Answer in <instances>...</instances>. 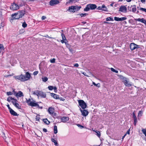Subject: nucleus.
Instances as JSON below:
<instances>
[{
	"label": "nucleus",
	"mask_w": 146,
	"mask_h": 146,
	"mask_svg": "<svg viewBox=\"0 0 146 146\" xmlns=\"http://www.w3.org/2000/svg\"><path fill=\"white\" fill-rule=\"evenodd\" d=\"M31 77L30 74L29 72H27L26 75L24 76L22 74L15 76V78L16 79L20 80L21 81L24 82L29 80Z\"/></svg>",
	"instance_id": "nucleus-1"
},
{
	"label": "nucleus",
	"mask_w": 146,
	"mask_h": 146,
	"mask_svg": "<svg viewBox=\"0 0 146 146\" xmlns=\"http://www.w3.org/2000/svg\"><path fill=\"white\" fill-rule=\"evenodd\" d=\"M25 14V12L24 11L22 10L19 11L17 13L12 15V18L11 19L13 20L15 19H19L20 18H21Z\"/></svg>",
	"instance_id": "nucleus-2"
},
{
	"label": "nucleus",
	"mask_w": 146,
	"mask_h": 146,
	"mask_svg": "<svg viewBox=\"0 0 146 146\" xmlns=\"http://www.w3.org/2000/svg\"><path fill=\"white\" fill-rule=\"evenodd\" d=\"M96 7L97 6L95 4H89L86 5L84 10V11H88L90 9L93 10L96 9Z\"/></svg>",
	"instance_id": "nucleus-3"
},
{
	"label": "nucleus",
	"mask_w": 146,
	"mask_h": 146,
	"mask_svg": "<svg viewBox=\"0 0 146 146\" xmlns=\"http://www.w3.org/2000/svg\"><path fill=\"white\" fill-rule=\"evenodd\" d=\"M81 6H71L69 7L68 10L70 12H74L76 11H78L81 8Z\"/></svg>",
	"instance_id": "nucleus-4"
},
{
	"label": "nucleus",
	"mask_w": 146,
	"mask_h": 146,
	"mask_svg": "<svg viewBox=\"0 0 146 146\" xmlns=\"http://www.w3.org/2000/svg\"><path fill=\"white\" fill-rule=\"evenodd\" d=\"M79 105L83 109L86 108L87 105L84 101L82 100H78Z\"/></svg>",
	"instance_id": "nucleus-5"
},
{
	"label": "nucleus",
	"mask_w": 146,
	"mask_h": 146,
	"mask_svg": "<svg viewBox=\"0 0 146 146\" xmlns=\"http://www.w3.org/2000/svg\"><path fill=\"white\" fill-rule=\"evenodd\" d=\"M19 8V6L14 2L11 3V5L10 7V9L12 11L18 10Z\"/></svg>",
	"instance_id": "nucleus-6"
},
{
	"label": "nucleus",
	"mask_w": 146,
	"mask_h": 146,
	"mask_svg": "<svg viewBox=\"0 0 146 146\" xmlns=\"http://www.w3.org/2000/svg\"><path fill=\"white\" fill-rule=\"evenodd\" d=\"M130 48L131 50L137 49L140 48L139 46L137 45L134 43H131L130 45Z\"/></svg>",
	"instance_id": "nucleus-7"
},
{
	"label": "nucleus",
	"mask_w": 146,
	"mask_h": 146,
	"mask_svg": "<svg viewBox=\"0 0 146 146\" xmlns=\"http://www.w3.org/2000/svg\"><path fill=\"white\" fill-rule=\"evenodd\" d=\"M59 3L58 0H51L49 2V4L51 6L55 5Z\"/></svg>",
	"instance_id": "nucleus-8"
},
{
	"label": "nucleus",
	"mask_w": 146,
	"mask_h": 146,
	"mask_svg": "<svg viewBox=\"0 0 146 146\" xmlns=\"http://www.w3.org/2000/svg\"><path fill=\"white\" fill-rule=\"evenodd\" d=\"M119 11L122 12L126 13L127 12L126 7L124 5H121L119 8Z\"/></svg>",
	"instance_id": "nucleus-9"
},
{
	"label": "nucleus",
	"mask_w": 146,
	"mask_h": 146,
	"mask_svg": "<svg viewBox=\"0 0 146 146\" xmlns=\"http://www.w3.org/2000/svg\"><path fill=\"white\" fill-rule=\"evenodd\" d=\"M80 110L82 114V115L84 116H86L88 115L89 113L88 111L87 110L84 109L82 110L80 108Z\"/></svg>",
	"instance_id": "nucleus-10"
},
{
	"label": "nucleus",
	"mask_w": 146,
	"mask_h": 146,
	"mask_svg": "<svg viewBox=\"0 0 146 146\" xmlns=\"http://www.w3.org/2000/svg\"><path fill=\"white\" fill-rule=\"evenodd\" d=\"M127 19V18L125 17L119 18L115 17H114V20L116 21H122L126 20Z\"/></svg>",
	"instance_id": "nucleus-11"
},
{
	"label": "nucleus",
	"mask_w": 146,
	"mask_h": 146,
	"mask_svg": "<svg viewBox=\"0 0 146 146\" xmlns=\"http://www.w3.org/2000/svg\"><path fill=\"white\" fill-rule=\"evenodd\" d=\"M15 96L17 98L21 97L24 96L23 93L20 91H19L17 93L15 92Z\"/></svg>",
	"instance_id": "nucleus-12"
},
{
	"label": "nucleus",
	"mask_w": 146,
	"mask_h": 146,
	"mask_svg": "<svg viewBox=\"0 0 146 146\" xmlns=\"http://www.w3.org/2000/svg\"><path fill=\"white\" fill-rule=\"evenodd\" d=\"M62 122H66L69 120V118L68 117H62L60 118Z\"/></svg>",
	"instance_id": "nucleus-13"
},
{
	"label": "nucleus",
	"mask_w": 146,
	"mask_h": 146,
	"mask_svg": "<svg viewBox=\"0 0 146 146\" xmlns=\"http://www.w3.org/2000/svg\"><path fill=\"white\" fill-rule=\"evenodd\" d=\"M9 112L11 114L14 116H18L19 115L12 109L9 111Z\"/></svg>",
	"instance_id": "nucleus-14"
},
{
	"label": "nucleus",
	"mask_w": 146,
	"mask_h": 146,
	"mask_svg": "<svg viewBox=\"0 0 146 146\" xmlns=\"http://www.w3.org/2000/svg\"><path fill=\"white\" fill-rule=\"evenodd\" d=\"M29 105L32 107H34L38 106V104L36 102H31L29 104Z\"/></svg>",
	"instance_id": "nucleus-15"
},
{
	"label": "nucleus",
	"mask_w": 146,
	"mask_h": 146,
	"mask_svg": "<svg viewBox=\"0 0 146 146\" xmlns=\"http://www.w3.org/2000/svg\"><path fill=\"white\" fill-rule=\"evenodd\" d=\"M48 112L49 113L52 114L53 115L54 112V109L51 107H49L48 109Z\"/></svg>",
	"instance_id": "nucleus-16"
},
{
	"label": "nucleus",
	"mask_w": 146,
	"mask_h": 146,
	"mask_svg": "<svg viewBox=\"0 0 146 146\" xmlns=\"http://www.w3.org/2000/svg\"><path fill=\"white\" fill-rule=\"evenodd\" d=\"M40 94H39L38 96H41L42 98H45L46 96V94L45 93L43 92L42 91H41V93H40Z\"/></svg>",
	"instance_id": "nucleus-17"
},
{
	"label": "nucleus",
	"mask_w": 146,
	"mask_h": 146,
	"mask_svg": "<svg viewBox=\"0 0 146 146\" xmlns=\"http://www.w3.org/2000/svg\"><path fill=\"white\" fill-rule=\"evenodd\" d=\"M51 96L52 97L56 99H58L59 98L58 96L54 93H51Z\"/></svg>",
	"instance_id": "nucleus-18"
},
{
	"label": "nucleus",
	"mask_w": 146,
	"mask_h": 146,
	"mask_svg": "<svg viewBox=\"0 0 146 146\" xmlns=\"http://www.w3.org/2000/svg\"><path fill=\"white\" fill-rule=\"evenodd\" d=\"M40 93H41L40 91L36 90L33 92V94L34 95H37L38 96L39 94H40Z\"/></svg>",
	"instance_id": "nucleus-19"
},
{
	"label": "nucleus",
	"mask_w": 146,
	"mask_h": 146,
	"mask_svg": "<svg viewBox=\"0 0 146 146\" xmlns=\"http://www.w3.org/2000/svg\"><path fill=\"white\" fill-rule=\"evenodd\" d=\"M3 138L5 140V142H7V143H8V139H10V138L9 137H8V138H7V137H6V136L5 135V134L4 133H3Z\"/></svg>",
	"instance_id": "nucleus-20"
},
{
	"label": "nucleus",
	"mask_w": 146,
	"mask_h": 146,
	"mask_svg": "<svg viewBox=\"0 0 146 146\" xmlns=\"http://www.w3.org/2000/svg\"><path fill=\"white\" fill-rule=\"evenodd\" d=\"M3 138L5 140V142H7V143H8V139H10V138L9 137H8V138H7V137H6V136L5 135V134L4 133H3Z\"/></svg>",
	"instance_id": "nucleus-21"
},
{
	"label": "nucleus",
	"mask_w": 146,
	"mask_h": 146,
	"mask_svg": "<svg viewBox=\"0 0 146 146\" xmlns=\"http://www.w3.org/2000/svg\"><path fill=\"white\" fill-rule=\"evenodd\" d=\"M123 83L126 86L130 87L131 86V85L128 83V79L126 80V81H125Z\"/></svg>",
	"instance_id": "nucleus-22"
},
{
	"label": "nucleus",
	"mask_w": 146,
	"mask_h": 146,
	"mask_svg": "<svg viewBox=\"0 0 146 146\" xmlns=\"http://www.w3.org/2000/svg\"><path fill=\"white\" fill-rule=\"evenodd\" d=\"M102 10L106 11H108V9L105 6V5L103 4L102 5Z\"/></svg>",
	"instance_id": "nucleus-23"
},
{
	"label": "nucleus",
	"mask_w": 146,
	"mask_h": 146,
	"mask_svg": "<svg viewBox=\"0 0 146 146\" xmlns=\"http://www.w3.org/2000/svg\"><path fill=\"white\" fill-rule=\"evenodd\" d=\"M132 8V11L133 12H135L136 11V6L133 5V6H131Z\"/></svg>",
	"instance_id": "nucleus-24"
},
{
	"label": "nucleus",
	"mask_w": 146,
	"mask_h": 146,
	"mask_svg": "<svg viewBox=\"0 0 146 146\" xmlns=\"http://www.w3.org/2000/svg\"><path fill=\"white\" fill-rule=\"evenodd\" d=\"M93 131L96 133V135L98 137H100L101 136L100 133L99 131L94 130Z\"/></svg>",
	"instance_id": "nucleus-25"
},
{
	"label": "nucleus",
	"mask_w": 146,
	"mask_h": 146,
	"mask_svg": "<svg viewBox=\"0 0 146 146\" xmlns=\"http://www.w3.org/2000/svg\"><path fill=\"white\" fill-rule=\"evenodd\" d=\"M43 121L47 125L49 124L50 123V122L47 119H43Z\"/></svg>",
	"instance_id": "nucleus-26"
},
{
	"label": "nucleus",
	"mask_w": 146,
	"mask_h": 146,
	"mask_svg": "<svg viewBox=\"0 0 146 146\" xmlns=\"http://www.w3.org/2000/svg\"><path fill=\"white\" fill-rule=\"evenodd\" d=\"M11 102L14 105L16 103H17L18 101L16 99H15L14 98H13V100Z\"/></svg>",
	"instance_id": "nucleus-27"
},
{
	"label": "nucleus",
	"mask_w": 146,
	"mask_h": 146,
	"mask_svg": "<svg viewBox=\"0 0 146 146\" xmlns=\"http://www.w3.org/2000/svg\"><path fill=\"white\" fill-rule=\"evenodd\" d=\"M14 106L18 109H21V106H19V104L18 103H16Z\"/></svg>",
	"instance_id": "nucleus-28"
},
{
	"label": "nucleus",
	"mask_w": 146,
	"mask_h": 146,
	"mask_svg": "<svg viewBox=\"0 0 146 146\" xmlns=\"http://www.w3.org/2000/svg\"><path fill=\"white\" fill-rule=\"evenodd\" d=\"M54 132L55 134L57 133L58 132L57 126L56 125H54Z\"/></svg>",
	"instance_id": "nucleus-29"
},
{
	"label": "nucleus",
	"mask_w": 146,
	"mask_h": 146,
	"mask_svg": "<svg viewBox=\"0 0 146 146\" xmlns=\"http://www.w3.org/2000/svg\"><path fill=\"white\" fill-rule=\"evenodd\" d=\"M42 80L43 82H46L48 80V78L46 77H44L42 78Z\"/></svg>",
	"instance_id": "nucleus-30"
},
{
	"label": "nucleus",
	"mask_w": 146,
	"mask_h": 146,
	"mask_svg": "<svg viewBox=\"0 0 146 146\" xmlns=\"http://www.w3.org/2000/svg\"><path fill=\"white\" fill-rule=\"evenodd\" d=\"M51 141L52 142L54 143V145H58V143L56 140L53 138L51 139Z\"/></svg>",
	"instance_id": "nucleus-31"
},
{
	"label": "nucleus",
	"mask_w": 146,
	"mask_h": 146,
	"mask_svg": "<svg viewBox=\"0 0 146 146\" xmlns=\"http://www.w3.org/2000/svg\"><path fill=\"white\" fill-rule=\"evenodd\" d=\"M61 35L62 37V40H64L65 41H66L67 40H66V38L65 36L63 34V33H62L61 34Z\"/></svg>",
	"instance_id": "nucleus-32"
},
{
	"label": "nucleus",
	"mask_w": 146,
	"mask_h": 146,
	"mask_svg": "<svg viewBox=\"0 0 146 146\" xmlns=\"http://www.w3.org/2000/svg\"><path fill=\"white\" fill-rule=\"evenodd\" d=\"M78 15H80L81 17H85L87 15H88V14L86 13H85L79 14Z\"/></svg>",
	"instance_id": "nucleus-33"
},
{
	"label": "nucleus",
	"mask_w": 146,
	"mask_h": 146,
	"mask_svg": "<svg viewBox=\"0 0 146 146\" xmlns=\"http://www.w3.org/2000/svg\"><path fill=\"white\" fill-rule=\"evenodd\" d=\"M13 99V98H12L10 96L7 98V101L8 102H11V101H12Z\"/></svg>",
	"instance_id": "nucleus-34"
},
{
	"label": "nucleus",
	"mask_w": 146,
	"mask_h": 146,
	"mask_svg": "<svg viewBox=\"0 0 146 146\" xmlns=\"http://www.w3.org/2000/svg\"><path fill=\"white\" fill-rule=\"evenodd\" d=\"M106 20L107 21H113V20L112 18L111 17H108L106 18Z\"/></svg>",
	"instance_id": "nucleus-35"
},
{
	"label": "nucleus",
	"mask_w": 146,
	"mask_h": 146,
	"mask_svg": "<svg viewBox=\"0 0 146 146\" xmlns=\"http://www.w3.org/2000/svg\"><path fill=\"white\" fill-rule=\"evenodd\" d=\"M141 22L143 23L146 25V20H145L144 18H143L141 19Z\"/></svg>",
	"instance_id": "nucleus-36"
},
{
	"label": "nucleus",
	"mask_w": 146,
	"mask_h": 146,
	"mask_svg": "<svg viewBox=\"0 0 146 146\" xmlns=\"http://www.w3.org/2000/svg\"><path fill=\"white\" fill-rule=\"evenodd\" d=\"M0 49H1V50H4L5 49L4 47L2 44H0Z\"/></svg>",
	"instance_id": "nucleus-37"
},
{
	"label": "nucleus",
	"mask_w": 146,
	"mask_h": 146,
	"mask_svg": "<svg viewBox=\"0 0 146 146\" xmlns=\"http://www.w3.org/2000/svg\"><path fill=\"white\" fill-rule=\"evenodd\" d=\"M142 131L146 137V129H143L142 130Z\"/></svg>",
	"instance_id": "nucleus-38"
},
{
	"label": "nucleus",
	"mask_w": 146,
	"mask_h": 146,
	"mask_svg": "<svg viewBox=\"0 0 146 146\" xmlns=\"http://www.w3.org/2000/svg\"><path fill=\"white\" fill-rule=\"evenodd\" d=\"M27 25L25 22H24L23 23L22 26L24 28H25L27 27Z\"/></svg>",
	"instance_id": "nucleus-39"
},
{
	"label": "nucleus",
	"mask_w": 146,
	"mask_h": 146,
	"mask_svg": "<svg viewBox=\"0 0 146 146\" xmlns=\"http://www.w3.org/2000/svg\"><path fill=\"white\" fill-rule=\"evenodd\" d=\"M93 85H94V86H98V87H100V83H98L97 84H96L94 82H93Z\"/></svg>",
	"instance_id": "nucleus-40"
},
{
	"label": "nucleus",
	"mask_w": 146,
	"mask_h": 146,
	"mask_svg": "<svg viewBox=\"0 0 146 146\" xmlns=\"http://www.w3.org/2000/svg\"><path fill=\"white\" fill-rule=\"evenodd\" d=\"M4 26V23L3 22H1L0 25V29L3 28Z\"/></svg>",
	"instance_id": "nucleus-41"
},
{
	"label": "nucleus",
	"mask_w": 146,
	"mask_h": 146,
	"mask_svg": "<svg viewBox=\"0 0 146 146\" xmlns=\"http://www.w3.org/2000/svg\"><path fill=\"white\" fill-rule=\"evenodd\" d=\"M142 111H139L138 113V117L139 116H141L142 115Z\"/></svg>",
	"instance_id": "nucleus-42"
},
{
	"label": "nucleus",
	"mask_w": 146,
	"mask_h": 146,
	"mask_svg": "<svg viewBox=\"0 0 146 146\" xmlns=\"http://www.w3.org/2000/svg\"><path fill=\"white\" fill-rule=\"evenodd\" d=\"M76 125L79 127H80L81 129H82L84 128V126H83L79 124H77Z\"/></svg>",
	"instance_id": "nucleus-43"
},
{
	"label": "nucleus",
	"mask_w": 146,
	"mask_h": 146,
	"mask_svg": "<svg viewBox=\"0 0 146 146\" xmlns=\"http://www.w3.org/2000/svg\"><path fill=\"white\" fill-rule=\"evenodd\" d=\"M50 62L52 63H54L55 62V59L54 58H53L52 59L50 60Z\"/></svg>",
	"instance_id": "nucleus-44"
},
{
	"label": "nucleus",
	"mask_w": 146,
	"mask_h": 146,
	"mask_svg": "<svg viewBox=\"0 0 146 146\" xmlns=\"http://www.w3.org/2000/svg\"><path fill=\"white\" fill-rule=\"evenodd\" d=\"M134 125L135 126L136 125V124L137 123V118H135L134 119Z\"/></svg>",
	"instance_id": "nucleus-45"
},
{
	"label": "nucleus",
	"mask_w": 146,
	"mask_h": 146,
	"mask_svg": "<svg viewBox=\"0 0 146 146\" xmlns=\"http://www.w3.org/2000/svg\"><path fill=\"white\" fill-rule=\"evenodd\" d=\"M48 88L50 90H52L53 89V86H48Z\"/></svg>",
	"instance_id": "nucleus-46"
},
{
	"label": "nucleus",
	"mask_w": 146,
	"mask_h": 146,
	"mask_svg": "<svg viewBox=\"0 0 146 146\" xmlns=\"http://www.w3.org/2000/svg\"><path fill=\"white\" fill-rule=\"evenodd\" d=\"M139 10L145 11L146 12V9H145L143 8H141L139 9Z\"/></svg>",
	"instance_id": "nucleus-47"
},
{
	"label": "nucleus",
	"mask_w": 146,
	"mask_h": 146,
	"mask_svg": "<svg viewBox=\"0 0 146 146\" xmlns=\"http://www.w3.org/2000/svg\"><path fill=\"white\" fill-rule=\"evenodd\" d=\"M7 94L8 95H11L12 94V93L11 92H7Z\"/></svg>",
	"instance_id": "nucleus-48"
},
{
	"label": "nucleus",
	"mask_w": 146,
	"mask_h": 146,
	"mask_svg": "<svg viewBox=\"0 0 146 146\" xmlns=\"http://www.w3.org/2000/svg\"><path fill=\"white\" fill-rule=\"evenodd\" d=\"M132 114H133V117L134 118V119L137 118V117H136V116L135 115V113L134 112H133V113Z\"/></svg>",
	"instance_id": "nucleus-49"
},
{
	"label": "nucleus",
	"mask_w": 146,
	"mask_h": 146,
	"mask_svg": "<svg viewBox=\"0 0 146 146\" xmlns=\"http://www.w3.org/2000/svg\"><path fill=\"white\" fill-rule=\"evenodd\" d=\"M61 42L62 43H64L66 44V41H65L64 40H61Z\"/></svg>",
	"instance_id": "nucleus-50"
},
{
	"label": "nucleus",
	"mask_w": 146,
	"mask_h": 146,
	"mask_svg": "<svg viewBox=\"0 0 146 146\" xmlns=\"http://www.w3.org/2000/svg\"><path fill=\"white\" fill-rule=\"evenodd\" d=\"M132 7H131V6L130 7H129V6H128V10H129V11H132Z\"/></svg>",
	"instance_id": "nucleus-51"
},
{
	"label": "nucleus",
	"mask_w": 146,
	"mask_h": 146,
	"mask_svg": "<svg viewBox=\"0 0 146 146\" xmlns=\"http://www.w3.org/2000/svg\"><path fill=\"white\" fill-rule=\"evenodd\" d=\"M38 71H36L34 72H33V74L34 75H36L38 74Z\"/></svg>",
	"instance_id": "nucleus-52"
},
{
	"label": "nucleus",
	"mask_w": 146,
	"mask_h": 146,
	"mask_svg": "<svg viewBox=\"0 0 146 146\" xmlns=\"http://www.w3.org/2000/svg\"><path fill=\"white\" fill-rule=\"evenodd\" d=\"M102 7L101 6H99L98 7V8H97V9L98 10H102Z\"/></svg>",
	"instance_id": "nucleus-53"
},
{
	"label": "nucleus",
	"mask_w": 146,
	"mask_h": 146,
	"mask_svg": "<svg viewBox=\"0 0 146 146\" xmlns=\"http://www.w3.org/2000/svg\"><path fill=\"white\" fill-rule=\"evenodd\" d=\"M127 78H126L125 77L122 80L123 82L125 81H126V80H127Z\"/></svg>",
	"instance_id": "nucleus-54"
},
{
	"label": "nucleus",
	"mask_w": 146,
	"mask_h": 146,
	"mask_svg": "<svg viewBox=\"0 0 146 146\" xmlns=\"http://www.w3.org/2000/svg\"><path fill=\"white\" fill-rule=\"evenodd\" d=\"M7 106L9 110V111H10V110L12 109L10 107L9 105V104H8L7 105Z\"/></svg>",
	"instance_id": "nucleus-55"
},
{
	"label": "nucleus",
	"mask_w": 146,
	"mask_h": 146,
	"mask_svg": "<svg viewBox=\"0 0 146 146\" xmlns=\"http://www.w3.org/2000/svg\"><path fill=\"white\" fill-rule=\"evenodd\" d=\"M46 18V17L45 16H42V17L41 19L42 20H44Z\"/></svg>",
	"instance_id": "nucleus-56"
},
{
	"label": "nucleus",
	"mask_w": 146,
	"mask_h": 146,
	"mask_svg": "<svg viewBox=\"0 0 146 146\" xmlns=\"http://www.w3.org/2000/svg\"><path fill=\"white\" fill-rule=\"evenodd\" d=\"M119 77L121 79L123 80V79L125 77L122 75H120Z\"/></svg>",
	"instance_id": "nucleus-57"
},
{
	"label": "nucleus",
	"mask_w": 146,
	"mask_h": 146,
	"mask_svg": "<svg viewBox=\"0 0 146 146\" xmlns=\"http://www.w3.org/2000/svg\"><path fill=\"white\" fill-rule=\"evenodd\" d=\"M111 70L113 72H114L115 71V70L114 69L112 68H111Z\"/></svg>",
	"instance_id": "nucleus-58"
},
{
	"label": "nucleus",
	"mask_w": 146,
	"mask_h": 146,
	"mask_svg": "<svg viewBox=\"0 0 146 146\" xmlns=\"http://www.w3.org/2000/svg\"><path fill=\"white\" fill-rule=\"evenodd\" d=\"M30 99H29L28 100H27V102L28 104L29 105V104L30 102Z\"/></svg>",
	"instance_id": "nucleus-59"
},
{
	"label": "nucleus",
	"mask_w": 146,
	"mask_h": 146,
	"mask_svg": "<svg viewBox=\"0 0 146 146\" xmlns=\"http://www.w3.org/2000/svg\"><path fill=\"white\" fill-rule=\"evenodd\" d=\"M135 20L137 21L141 22V19L138 18V19H135Z\"/></svg>",
	"instance_id": "nucleus-60"
},
{
	"label": "nucleus",
	"mask_w": 146,
	"mask_h": 146,
	"mask_svg": "<svg viewBox=\"0 0 146 146\" xmlns=\"http://www.w3.org/2000/svg\"><path fill=\"white\" fill-rule=\"evenodd\" d=\"M74 66L75 67H78L79 66V65L78 63H76L74 65Z\"/></svg>",
	"instance_id": "nucleus-61"
},
{
	"label": "nucleus",
	"mask_w": 146,
	"mask_h": 146,
	"mask_svg": "<svg viewBox=\"0 0 146 146\" xmlns=\"http://www.w3.org/2000/svg\"><path fill=\"white\" fill-rule=\"evenodd\" d=\"M43 131L44 132H47V130L45 128L43 129Z\"/></svg>",
	"instance_id": "nucleus-62"
},
{
	"label": "nucleus",
	"mask_w": 146,
	"mask_h": 146,
	"mask_svg": "<svg viewBox=\"0 0 146 146\" xmlns=\"http://www.w3.org/2000/svg\"><path fill=\"white\" fill-rule=\"evenodd\" d=\"M69 50H70V51L71 52H74V50H73L72 49V48H69Z\"/></svg>",
	"instance_id": "nucleus-63"
},
{
	"label": "nucleus",
	"mask_w": 146,
	"mask_h": 146,
	"mask_svg": "<svg viewBox=\"0 0 146 146\" xmlns=\"http://www.w3.org/2000/svg\"><path fill=\"white\" fill-rule=\"evenodd\" d=\"M126 134H130V130L129 129L127 132L126 133Z\"/></svg>",
	"instance_id": "nucleus-64"
}]
</instances>
